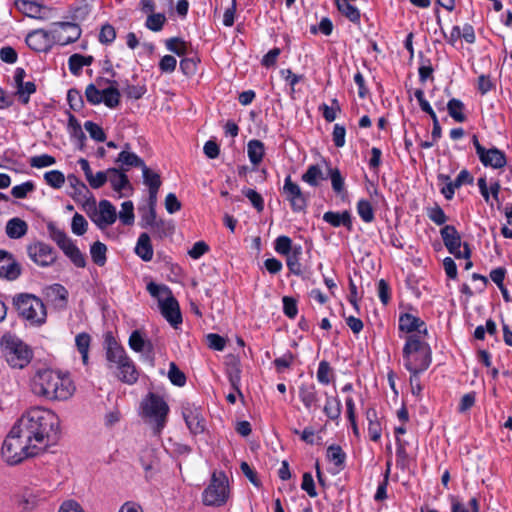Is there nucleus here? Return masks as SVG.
<instances>
[{
    "label": "nucleus",
    "mask_w": 512,
    "mask_h": 512,
    "mask_svg": "<svg viewBox=\"0 0 512 512\" xmlns=\"http://www.w3.org/2000/svg\"><path fill=\"white\" fill-rule=\"evenodd\" d=\"M450 118H453L458 123H463L467 120L466 107L459 99H450Z\"/></svg>",
    "instance_id": "35"
},
{
    "label": "nucleus",
    "mask_w": 512,
    "mask_h": 512,
    "mask_svg": "<svg viewBox=\"0 0 512 512\" xmlns=\"http://www.w3.org/2000/svg\"><path fill=\"white\" fill-rule=\"evenodd\" d=\"M331 368L327 361H321L317 370V379L322 384H329L331 381Z\"/></svg>",
    "instance_id": "61"
},
{
    "label": "nucleus",
    "mask_w": 512,
    "mask_h": 512,
    "mask_svg": "<svg viewBox=\"0 0 512 512\" xmlns=\"http://www.w3.org/2000/svg\"><path fill=\"white\" fill-rule=\"evenodd\" d=\"M146 478H151L158 467V460L152 450L146 451L140 458Z\"/></svg>",
    "instance_id": "36"
},
{
    "label": "nucleus",
    "mask_w": 512,
    "mask_h": 512,
    "mask_svg": "<svg viewBox=\"0 0 512 512\" xmlns=\"http://www.w3.org/2000/svg\"><path fill=\"white\" fill-rule=\"evenodd\" d=\"M166 21L165 15L161 13H152L147 17L146 27L152 31H160Z\"/></svg>",
    "instance_id": "53"
},
{
    "label": "nucleus",
    "mask_w": 512,
    "mask_h": 512,
    "mask_svg": "<svg viewBox=\"0 0 512 512\" xmlns=\"http://www.w3.org/2000/svg\"><path fill=\"white\" fill-rule=\"evenodd\" d=\"M283 193L290 202V206L294 212L305 211L307 207V198L302 192L298 184L294 183L291 176L285 178Z\"/></svg>",
    "instance_id": "13"
},
{
    "label": "nucleus",
    "mask_w": 512,
    "mask_h": 512,
    "mask_svg": "<svg viewBox=\"0 0 512 512\" xmlns=\"http://www.w3.org/2000/svg\"><path fill=\"white\" fill-rule=\"evenodd\" d=\"M129 347L138 353H142V359L151 367L155 365L154 346L150 340L145 339L141 332L134 330L128 340Z\"/></svg>",
    "instance_id": "12"
},
{
    "label": "nucleus",
    "mask_w": 512,
    "mask_h": 512,
    "mask_svg": "<svg viewBox=\"0 0 512 512\" xmlns=\"http://www.w3.org/2000/svg\"><path fill=\"white\" fill-rule=\"evenodd\" d=\"M299 397L306 409L318 406V393L313 384H302L299 387Z\"/></svg>",
    "instance_id": "24"
},
{
    "label": "nucleus",
    "mask_w": 512,
    "mask_h": 512,
    "mask_svg": "<svg viewBox=\"0 0 512 512\" xmlns=\"http://www.w3.org/2000/svg\"><path fill=\"white\" fill-rule=\"evenodd\" d=\"M323 220L333 227L343 225L348 230L352 229V220L349 211H344L342 213L328 211L324 213Z\"/></svg>",
    "instance_id": "25"
},
{
    "label": "nucleus",
    "mask_w": 512,
    "mask_h": 512,
    "mask_svg": "<svg viewBox=\"0 0 512 512\" xmlns=\"http://www.w3.org/2000/svg\"><path fill=\"white\" fill-rule=\"evenodd\" d=\"M5 231L9 238L19 239L26 235L28 225L24 220L15 217L6 223Z\"/></svg>",
    "instance_id": "27"
},
{
    "label": "nucleus",
    "mask_w": 512,
    "mask_h": 512,
    "mask_svg": "<svg viewBox=\"0 0 512 512\" xmlns=\"http://www.w3.org/2000/svg\"><path fill=\"white\" fill-rule=\"evenodd\" d=\"M329 176L333 191L342 197L346 195L344 178L342 177L340 170L338 168H329Z\"/></svg>",
    "instance_id": "42"
},
{
    "label": "nucleus",
    "mask_w": 512,
    "mask_h": 512,
    "mask_svg": "<svg viewBox=\"0 0 512 512\" xmlns=\"http://www.w3.org/2000/svg\"><path fill=\"white\" fill-rule=\"evenodd\" d=\"M85 96L89 103H91L93 105H97V104L102 103L103 90L97 89L94 84H89L86 87Z\"/></svg>",
    "instance_id": "55"
},
{
    "label": "nucleus",
    "mask_w": 512,
    "mask_h": 512,
    "mask_svg": "<svg viewBox=\"0 0 512 512\" xmlns=\"http://www.w3.org/2000/svg\"><path fill=\"white\" fill-rule=\"evenodd\" d=\"M130 145L125 144V149L119 153L116 163L121 164V169L127 171L130 167H140L145 165L144 161L135 153L129 151Z\"/></svg>",
    "instance_id": "23"
},
{
    "label": "nucleus",
    "mask_w": 512,
    "mask_h": 512,
    "mask_svg": "<svg viewBox=\"0 0 512 512\" xmlns=\"http://www.w3.org/2000/svg\"><path fill=\"white\" fill-rule=\"evenodd\" d=\"M44 179L53 188H61L65 182V176L58 170H52L44 174Z\"/></svg>",
    "instance_id": "49"
},
{
    "label": "nucleus",
    "mask_w": 512,
    "mask_h": 512,
    "mask_svg": "<svg viewBox=\"0 0 512 512\" xmlns=\"http://www.w3.org/2000/svg\"><path fill=\"white\" fill-rule=\"evenodd\" d=\"M53 39L51 37V30L45 31L38 29L30 32L26 37V43L32 50L36 52H45L51 47Z\"/></svg>",
    "instance_id": "19"
},
{
    "label": "nucleus",
    "mask_w": 512,
    "mask_h": 512,
    "mask_svg": "<svg viewBox=\"0 0 512 512\" xmlns=\"http://www.w3.org/2000/svg\"><path fill=\"white\" fill-rule=\"evenodd\" d=\"M38 453L39 451L31 443H28L20 433H14V427L4 440L1 449L2 457L9 465H16L28 457L36 456Z\"/></svg>",
    "instance_id": "5"
},
{
    "label": "nucleus",
    "mask_w": 512,
    "mask_h": 512,
    "mask_svg": "<svg viewBox=\"0 0 512 512\" xmlns=\"http://www.w3.org/2000/svg\"><path fill=\"white\" fill-rule=\"evenodd\" d=\"M427 215L437 225H442L446 221V215L438 204H434L433 206L428 207Z\"/></svg>",
    "instance_id": "56"
},
{
    "label": "nucleus",
    "mask_w": 512,
    "mask_h": 512,
    "mask_svg": "<svg viewBox=\"0 0 512 512\" xmlns=\"http://www.w3.org/2000/svg\"><path fill=\"white\" fill-rule=\"evenodd\" d=\"M247 153L250 162L258 165L264 156V144L260 140H250L247 145Z\"/></svg>",
    "instance_id": "31"
},
{
    "label": "nucleus",
    "mask_w": 512,
    "mask_h": 512,
    "mask_svg": "<svg viewBox=\"0 0 512 512\" xmlns=\"http://www.w3.org/2000/svg\"><path fill=\"white\" fill-rule=\"evenodd\" d=\"M166 47L169 51L181 56L186 53V43L179 38H170L166 41Z\"/></svg>",
    "instance_id": "57"
},
{
    "label": "nucleus",
    "mask_w": 512,
    "mask_h": 512,
    "mask_svg": "<svg viewBox=\"0 0 512 512\" xmlns=\"http://www.w3.org/2000/svg\"><path fill=\"white\" fill-rule=\"evenodd\" d=\"M81 36L79 25L71 22L54 23L51 29L53 42L59 45H67L77 41Z\"/></svg>",
    "instance_id": "10"
},
{
    "label": "nucleus",
    "mask_w": 512,
    "mask_h": 512,
    "mask_svg": "<svg viewBox=\"0 0 512 512\" xmlns=\"http://www.w3.org/2000/svg\"><path fill=\"white\" fill-rule=\"evenodd\" d=\"M68 182L74 188V193L85 197L89 193L87 186L75 175H68Z\"/></svg>",
    "instance_id": "63"
},
{
    "label": "nucleus",
    "mask_w": 512,
    "mask_h": 512,
    "mask_svg": "<svg viewBox=\"0 0 512 512\" xmlns=\"http://www.w3.org/2000/svg\"><path fill=\"white\" fill-rule=\"evenodd\" d=\"M15 7L23 13L24 15L31 17V18H37V19H44L45 11L47 10L46 7L38 4L37 2L30 1V0H16L14 2Z\"/></svg>",
    "instance_id": "21"
},
{
    "label": "nucleus",
    "mask_w": 512,
    "mask_h": 512,
    "mask_svg": "<svg viewBox=\"0 0 512 512\" xmlns=\"http://www.w3.org/2000/svg\"><path fill=\"white\" fill-rule=\"evenodd\" d=\"M108 181L117 192H121L127 187H130L127 175L124 172H121L118 168L108 169Z\"/></svg>",
    "instance_id": "30"
},
{
    "label": "nucleus",
    "mask_w": 512,
    "mask_h": 512,
    "mask_svg": "<svg viewBox=\"0 0 512 512\" xmlns=\"http://www.w3.org/2000/svg\"><path fill=\"white\" fill-rule=\"evenodd\" d=\"M85 130L89 133L90 137L97 142H103L106 139L105 132L96 123L92 121H86L84 123Z\"/></svg>",
    "instance_id": "50"
},
{
    "label": "nucleus",
    "mask_w": 512,
    "mask_h": 512,
    "mask_svg": "<svg viewBox=\"0 0 512 512\" xmlns=\"http://www.w3.org/2000/svg\"><path fill=\"white\" fill-rule=\"evenodd\" d=\"M275 250L282 255H288L292 250V241L288 236H279L275 241Z\"/></svg>",
    "instance_id": "58"
},
{
    "label": "nucleus",
    "mask_w": 512,
    "mask_h": 512,
    "mask_svg": "<svg viewBox=\"0 0 512 512\" xmlns=\"http://www.w3.org/2000/svg\"><path fill=\"white\" fill-rule=\"evenodd\" d=\"M105 357L108 368L117 371L116 376L120 381L129 385L137 382L139 372L134 362L111 334L105 337Z\"/></svg>",
    "instance_id": "3"
},
{
    "label": "nucleus",
    "mask_w": 512,
    "mask_h": 512,
    "mask_svg": "<svg viewBox=\"0 0 512 512\" xmlns=\"http://www.w3.org/2000/svg\"><path fill=\"white\" fill-rule=\"evenodd\" d=\"M14 433H20L39 452L45 450L59 428L58 416L49 409L33 407L14 424Z\"/></svg>",
    "instance_id": "1"
},
{
    "label": "nucleus",
    "mask_w": 512,
    "mask_h": 512,
    "mask_svg": "<svg viewBox=\"0 0 512 512\" xmlns=\"http://www.w3.org/2000/svg\"><path fill=\"white\" fill-rule=\"evenodd\" d=\"M21 274V267L13 255L0 250V277L7 280H15Z\"/></svg>",
    "instance_id": "17"
},
{
    "label": "nucleus",
    "mask_w": 512,
    "mask_h": 512,
    "mask_svg": "<svg viewBox=\"0 0 512 512\" xmlns=\"http://www.w3.org/2000/svg\"><path fill=\"white\" fill-rule=\"evenodd\" d=\"M159 306L162 315L173 327H177L182 323L179 304L178 301L173 297L172 293L169 294L165 299H161Z\"/></svg>",
    "instance_id": "16"
},
{
    "label": "nucleus",
    "mask_w": 512,
    "mask_h": 512,
    "mask_svg": "<svg viewBox=\"0 0 512 512\" xmlns=\"http://www.w3.org/2000/svg\"><path fill=\"white\" fill-rule=\"evenodd\" d=\"M119 219L124 225H131L134 222V206L131 201H125L121 205Z\"/></svg>",
    "instance_id": "47"
},
{
    "label": "nucleus",
    "mask_w": 512,
    "mask_h": 512,
    "mask_svg": "<svg viewBox=\"0 0 512 512\" xmlns=\"http://www.w3.org/2000/svg\"><path fill=\"white\" fill-rule=\"evenodd\" d=\"M147 290L151 296L158 299L159 304L161 303V299H165L169 294H171V290L167 286L158 285L153 282L147 285Z\"/></svg>",
    "instance_id": "52"
},
{
    "label": "nucleus",
    "mask_w": 512,
    "mask_h": 512,
    "mask_svg": "<svg viewBox=\"0 0 512 512\" xmlns=\"http://www.w3.org/2000/svg\"><path fill=\"white\" fill-rule=\"evenodd\" d=\"M323 411L329 419H339L342 411L341 401L337 397H327Z\"/></svg>",
    "instance_id": "33"
},
{
    "label": "nucleus",
    "mask_w": 512,
    "mask_h": 512,
    "mask_svg": "<svg viewBox=\"0 0 512 512\" xmlns=\"http://www.w3.org/2000/svg\"><path fill=\"white\" fill-rule=\"evenodd\" d=\"M29 258L42 267L51 266L57 259V252L44 242H35L27 247Z\"/></svg>",
    "instance_id": "11"
},
{
    "label": "nucleus",
    "mask_w": 512,
    "mask_h": 512,
    "mask_svg": "<svg viewBox=\"0 0 512 512\" xmlns=\"http://www.w3.org/2000/svg\"><path fill=\"white\" fill-rule=\"evenodd\" d=\"M168 378L173 385L182 387L186 383L185 374L178 368V366L171 362L169 364Z\"/></svg>",
    "instance_id": "46"
},
{
    "label": "nucleus",
    "mask_w": 512,
    "mask_h": 512,
    "mask_svg": "<svg viewBox=\"0 0 512 512\" xmlns=\"http://www.w3.org/2000/svg\"><path fill=\"white\" fill-rule=\"evenodd\" d=\"M473 176L467 170H462L454 181H450V200L453 198L454 190L465 184L473 183Z\"/></svg>",
    "instance_id": "45"
},
{
    "label": "nucleus",
    "mask_w": 512,
    "mask_h": 512,
    "mask_svg": "<svg viewBox=\"0 0 512 512\" xmlns=\"http://www.w3.org/2000/svg\"><path fill=\"white\" fill-rule=\"evenodd\" d=\"M135 253L143 260L150 261L153 257V248L151 245L150 236L147 233H141L136 247Z\"/></svg>",
    "instance_id": "28"
},
{
    "label": "nucleus",
    "mask_w": 512,
    "mask_h": 512,
    "mask_svg": "<svg viewBox=\"0 0 512 512\" xmlns=\"http://www.w3.org/2000/svg\"><path fill=\"white\" fill-rule=\"evenodd\" d=\"M18 88V93L22 103L27 104L29 102V96L36 91L34 82L28 81L22 83Z\"/></svg>",
    "instance_id": "62"
},
{
    "label": "nucleus",
    "mask_w": 512,
    "mask_h": 512,
    "mask_svg": "<svg viewBox=\"0 0 512 512\" xmlns=\"http://www.w3.org/2000/svg\"><path fill=\"white\" fill-rule=\"evenodd\" d=\"M115 38H116V31L112 25L105 24L101 27V30L99 33V41L102 44H110L115 40Z\"/></svg>",
    "instance_id": "59"
},
{
    "label": "nucleus",
    "mask_w": 512,
    "mask_h": 512,
    "mask_svg": "<svg viewBox=\"0 0 512 512\" xmlns=\"http://www.w3.org/2000/svg\"><path fill=\"white\" fill-rule=\"evenodd\" d=\"M182 414L191 433L196 435L204 432L205 422L199 407L187 403L183 406Z\"/></svg>",
    "instance_id": "15"
},
{
    "label": "nucleus",
    "mask_w": 512,
    "mask_h": 512,
    "mask_svg": "<svg viewBox=\"0 0 512 512\" xmlns=\"http://www.w3.org/2000/svg\"><path fill=\"white\" fill-rule=\"evenodd\" d=\"M143 415L153 425L155 434H159L166 424L169 406L166 401L155 393H149L142 401Z\"/></svg>",
    "instance_id": "8"
},
{
    "label": "nucleus",
    "mask_w": 512,
    "mask_h": 512,
    "mask_svg": "<svg viewBox=\"0 0 512 512\" xmlns=\"http://www.w3.org/2000/svg\"><path fill=\"white\" fill-rule=\"evenodd\" d=\"M120 92L116 87L110 86L103 90L102 102L109 108H115L120 103Z\"/></svg>",
    "instance_id": "43"
},
{
    "label": "nucleus",
    "mask_w": 512,
    "mask_h": 512,
    "mask_svg": "<svg viewBox=\"0 0 512 512\" xmlns=\"http://www.w3.org/2000/svg\"><path fill=\"white\" fill-rule=\"evenodd\" d=\"M399 330L409 335L419 334L423 335V338L427 336L426 324L420 318L410 313L402 314L399 317Z\"/></svg>",
    "instance_id": "18"
},
{
    "label": "nucleus",
    "mask_w": 512,
    "mask_h": 512,
    "mask_svg": "<svg viewBox=\"0 0 512 512\" xmlns=\"http://www.w3.org/2000/svg\"><path fill=\"white\" fill-rule=\"evenodd\" d=\"M324 179L323 172L318 165L309 166L307 171L302 175V180L313 187L318 186L319 181Z\"/></svg>",
    "instance_id": "38"
},
{
    "label": "nucleus",
    "mask_w": 512,
    "mask_h": 512,
    "mask_svg": "<svg viewBox=\"0 0 512 512\" xmlns=\"http://www.w3.org/2000/svg\"><path fill=\"white\" fill-rule=\"evenodd\" d=\"M56 162L53 156L48 154H42L39 156H34L30 159V165L35 168H42L54 165Z\"/></svg>",
    "instance_id": "60"
},
{
    "label": "nucleus",
    "mask_w": 512,
    "mask_h": 512,
    "mask_svg": "<svg viewBox=\"0 0 512 512\" xmlns=\"http://www.w3.org/2000/svg\"><path fill=\"white\" fill-rule=\"evenodd\" d=\"M154 236L159 239H163L172 235L174 231V225L171 221H166L163 219H158L153 226L150 227Z\"/></svg>",
    "instance_id": "34"
},
{
    "label": "nucleus",
    "mask_w": 512,
    "mask_h": 512,
    "mask_svg": "<svg viewBox=\"0 0 512 512\" xmlns=\"http://www.w3.org/2000/svg\"><path fill=\"white\" fill-rule=\"evenodd\" d=\"M339 12L353 23L360 22V11L349 2H335Z\"/></svg>",
    "instance_id": "37"
},
{
    "label": "nucleus",
    "mask_w": 512,
    "mask_h": 512,
    "mask_svg": "<svg viewBox=\"0 0 512 512\" xmlns=\"http://www.w3.org/2000/svg\"><path fill=\"white\" fill-rule=\"evenodd\" d=\"M117 219L116 208L108 200H101L98 210L95 211L92 220L100 228L105 229L112 225Z\"/></svg>",
    "instance_id": "14"
},
{
    "label": "nucleus",
    "mask_w": 512,
    "mask_h": 512,
    "mask_svg": "<svg viewBox=\"0 0 512 512\" xmlns=\"http://www.w3.org/2000/svg\"><path fill=\"white\" fill-rule=\"evenodd\" d=\"M31 389L35 395L49 400H67L75 390L68 377H62L51 369L38 370L31 380Z\"/></svg>",
    "instance_id": "2"
},
{
    "label": "nucleus",
    "mask_w": 512,
    "mask_h": 512,
    "mask_svg": "<svg viewBox=\"0 0 512 512\" xmlns=\"http://www.w3.org/2000/svg\"><path fill=\"white\" fill-rule=\"evenodd\" d=\"M357 212L361 219L366 222L370 223L374 220V210L372 208L371 203L368 200L361 199L357 203Z\"/></svg>",
    "instance_id": "44"
},
{
    "label": "nucleus",
    "mask_w": 512,
    "mask_h": 512,
    "mask_svg": "<svg viewBox=\"0 0 512 512\" xmlns=\"http://www.w3.org/2000/svg\"><path fill=\"white\" fill-rule=\"evenodd\" d=\"M226 374L233 390L242 396V392L240 390L241 369L239 365L237 363L229 365L227 367Z\"/></svg>",
    "instance_id": "41"
},
{
    "label": "nucleus",
    "mask_w": 512,
    "mask_h": 512,
    "mask_svg": "<svg viewBox=\"0 0 512 512\" xmlns=\"http://www.w3.org/2000/svg\"><path fill=\"white\" fill-rule=\"evenodd\" d=\"M345 453L342 448L338 445H331L327 449V458L333 462L336 466L343 465L345 461Z\"/></svg>",
    "instance_id": "48"
},
{
    "label": "nucleus",
    "mask_w": 512,
    "mask_h": 512,
    "mask_svg": "<svg viewBox=\"0 0 512 512\" xmlns=\"http://www.w3.org/2000/svg\"><path fill=\"white\" fill-rule=\"evenodd\" d=\"M47 228L51 239L56 242V244L64 253L68 251L70 247L75 245L73 241L66 235V233L63 230L57 228L54 224H48Z\"/></svg>",
    "instance_id": "26"
},
{
    "label": "nucleus",
    "mask_w": 512,
    "mask_h": 512,
    "mask_svg": "<svg viewBox=\"0 0 512 512\" xmlns=\"http://www.w3.org/2000/svg\"><path fill=\"white\" fill-rule=\"evenodd\" d=\"M64 254L72 261L75 266L79 268H84L86 266L85 256L76 245L70 247V249Z\"/></svg>",
    "instance_id": "51"
},
{
    "label": "nucleus",
    "mask_w": 512,
    "mask_h": 512,
    "mask_svg": "<svg viewBox=\"0 0 512 512\" xmlns=\"http://www.w3.org/2000/svg\"><path fill=\"white\" fill-rule=\"evenodd\" d=\"M458 39H464L469 44L474 43V28L469 24H465L462 28H460V26H454L450 32V44L454 45Z\"/></svg>",
    "instance_id": "29"
},
{
    "label": "nucleus",
    "mask_w": 512,
    "mask_h": 512,
    "mask_svg": "<svg viewBox=\"0 0 512 512\" xmlns=\"http://www.w3.org/2000/svg\"><path fill=\"white\" fill-rule=\"evenodd\" d=\"M1 347L7 363L13 368L22 369L32 359V350L15 335L4 334L1 338Z\"/></svg>",
    "instance_id": "6"
},
{
    "label": "nucleus",
    "mask_w": 512,
    "mask_h": 512,
    "mask_svg": "<svg viewBox=\"0 0 512 512\" xmlns=\"http://www.w3.org/2000/svg\"><path fill=\"white\" fill-rule=\"evenodd\" d=\"M229 496L228 479L224 473L212 475L208 487L203 492V503L207 506H222Z\"/></svg>",
    "instance_id": "9"
},
{
    "label": "nucleus",
    "mask_w": 512,
    "mask_h": 512,
    "mask_svg": "<svg viewBox=\"0 0 512 512\" xmlns=\"http://www.w3.org/2000/svg\"><path fill=\"white\" fill-rule=\"evenodd\" d=\"M13 304L18 314L31 324L40 325L45 322L46 308L38 297L32 294L21 293L13 298Z\"/></svg>",
    "instance_id": "7"
},
{
    "label": "nucleus",
    "mask_w": 512,
    "mask_h": 512,
    "mask_svg": "<svg viewBox=\"0 0 512 512\" xmlns=\"http://www.w3.org/2000/svg\"><path fill=\"white\" fill-rule=\"evenodd\" d=\"M302 254V248L301 246H295L293 247V250L286 255L287 256V266L291 273L295 275H301L302 274V265L300 263V256Z\"/></svg>",
    "instance_id": "32"
},
{
    "label": "nucleus",
    "mask_w": 512,
    "mask_h": 512,
    "mask_svg": "<svg viewBox=\"0 0 512 512\" xmlns=\"http://www.w3.org/2000/svg\"><path fill=\"white\" fill-rule=\"evenodd\" d=\"M450 254H453L456 258L467 260L465 263L466 269L472 266V262L469 261L471 251L466 243L461 247L460 237L453 226H450Z\"/></svg>",
    "instance_id": "20"
},
{
    "label": "nucleus",
    "mask_w": 512,
    "mask_h": 512,
    "mask_svg": "<svg viewBox=\"0 0 512 512\" xmlns=\"http://www.w3.org/2000/svg\"><path fill=\"white\" fill-rule=\"evenodd\" d=\"M106 252V245L100 241H96L91 245V258L93 262L98 266H103L106 263Z\"/></svg>",
    "instance_id": "39"
},
{
    "label": "nucleus",
    "mask_w": 512,
    "mask_h": 512,
    "mask_svg": "<svg viewBox=\"0 0 512 512\" xmlns=\"http://www.w3.org/2000/svg\"><path fill=\"white\" fill-rule=\"evenodd\" d=\"M144 184L148 186L149 190H159L161 186V178L160 175L156 172H153L146 165H143L141 168Z\"/></svg>",
    "instance_id": "40"
},
{
    "label": "nucleus",
    "mask_w": 512,
    "mask_h": 512,
    "mask_svg": "<svg viewBox=\"0 0 512 512\" xmlns=\"http://www.w3.org/2000/svg\"><path fill=\"white\" fill-rule=\"evenodd\" d=\"M87 181L93 189L102 187L108 181V169L106 171H99L95 175L92 174Z\"/></svg>",
    "instance_id": "64"
},
{
    "label": "nucleus",
    "mask_w": 512,
    "mask_h": 512,
    "mask_svg": "<svg viewBox=\"0 0 512 512\" xmlns=\"http://www.w3.org/2000/svg\"><path fill=\"white\" fill-rule=\"evenodd\" d=\"M479 159L484 166H490L495 169L504 167L507 162L504 152L496 147L485 149L482 156H479Z\"/></svg>",
    "instance_id": "22"
},
{
    "label": "nucleus",
    "mask_w": 512,
    "mask_h": 512,
    "mask_svg": "<svg viewBox=\"0 0 512 512\" xmlns=\"http://www.w3.org/2000/svg\"><path fill=\"white\" fill-rule=\"evenodd\" d=\"M88 223L83 215L76 213L72 218V232L78 236L83 235L87 231Z\"/></svg>",
    "instance_id": "54"
},
{
    "label": "nucleus",
    "mask_w": 512,
    "mask_h": 512,
    "mask_svg": "<svg viewBox=\"0 0 512 512\" xmlns=\"http://www.w3.org/2000/svg\"><path fill=\"white\" fill-rule=\"evenodd\" d=\"M403 363L410 373H422L431 363V349L423 335L411 334L403 347Z\"/></svg>",
    "instance_id": "4"
}]
</instances>
